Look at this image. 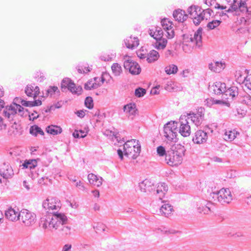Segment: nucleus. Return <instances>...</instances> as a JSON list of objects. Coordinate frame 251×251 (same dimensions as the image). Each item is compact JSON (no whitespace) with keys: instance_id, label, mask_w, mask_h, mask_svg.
<instances>
[{"instance_id":"f257e3e1","label":"nucleus","mask_w":251,"mask_h":251,"mask_svg":"<svg viewBox=\"0 0 251 251\" xmlns=\"http://www.w3.org/2000/svg\"><path fill=\"white\" fill-rule=\"evenodd\" d=\"M53 215L48 216H43L41 218L39 226L43 229H57L60 226V224L64 222L67 217L63 213L52 212Z\"/></svg>"},{"instance_id":"f03ea898","label":"nucleus","mask_w":251,"mask_h":251,"mask_svg":"<svg viewBox=\"0 0 251 251\" xmlns=\"http://www.w3.org/2000/svg\"><path fill=\"white\" fill-rule=\"evenodd\" d=\"M202 28L199 27L192 36L190 35H183L182 43V48L185 52L191 51L194 48H200L202 46Z\"/></svg>"},{"instance_id":"7ed1b4c3","label":"nucleus","mask_w":251,"mask_h":251,"mask_svg":"<svg viewBox=\"0 0 251 251\" xmlns=\"http://www.w3.org/2000/svg\"><path fill=\"white\" fill-rule=\"evenodd\" d=\"M187 12L196 25H199L201 21L209 18L213 13L211 9L202 10L200 7L195 5L190 6L187 9Z\"/></svg>"},{"instance_id":"20e7f679","label":"nucleus","mask_w":251,"mask_h":251,"mask_svg":"<svg viewBox=\"0 0 251 251\" xmlns=\"http://www.w3.org/2000/svg\"><path fill=\"white\" fill-rule=\"evenodd\" d=\"M209 201L213 203L219 202L222 204L229 203L232 200L231 192L228 188H222L219 191L209 192Z\"/></svg>"},{"instance_id":"39448f33","label":"nucleus","mask_w":251,"mask_h":251,"mask_svg":"<svg viewBox=\"0 0 251 251\" xmlns=\"http://www.w3.org/2000/svg\"><path fill=\"white\" fill-rule=\"evenodd\" d=\"M2 109H3V115L9 121L13 120L14 117L17 114L21 116H24L25 113V108L15 102H13L10 105H7L5 108L4 107Z\"/></svg>"},{"instance_id":"423d86ee","label":"nucleus","mask_w":251,"mask_h":251,"mask_svg":"<svg viewBox=\"0 0 251 251\" xmlns=\"http://www.w3.org/2000/svg\"><path fill=\"white\" fill-rule=\"evenodd\" d=\"M230 7L225 12L227 13L235 12L236 15L239 14V12H249L245 1L242 0H226Z\"/></svg>"},{"instance_id":"0eeeda50","label":"nucleus","mask_w":251,"mask_h":251,"mask_svg":"<svg viewBox=\"0 0 251 251\" xmlns=\"http://www.w3.org/2000/svg\"><path fill=\"white\" fill-rule=\"evenodd\" d=\"M178 123L175 122H170L164 126V136L168 140L176 142L177 126Z\"/></svg>"},{"instance_id":"6e6552de","label":"nucleus","mask_w":251,"mask_h":251,"mask_svg":"<svg viewBox=\"0 0 251 251\" xmlns=\"http://www.w3.org/2000/svg\"><path fill=\"white\" fill-rule=\"evenodd\" d=\"M182 160V155L178 151L171 150L168 151L166 153L165 161L168 165L171 166L180 164Z\"/></svg>"},{"instance_id":"1a4fd4ad","label":"nucleus","mask_w":251,"mask_h":251,"mask_svg":"<svg viewBox=\"0 0 251 251\" xmlns=\"http://www.w3.org/2000/svg\"><path fill=\"white\" fill-rule=\"evenodd\" d=\"M20 218L22 223L27 226L34 225L36 221V215L27 209H23L21 211Z\"/></svg>"},{"instance_id":"9d476101","label":"nucleus","mask_w":251,"mask_h":251,"mask_svg":"<svg viewBox=\"0 0 251 251\" xmlns=\"http://www.w3.org/2000/svg\"><path fill=\"white\" fill-rule=\"evenodd\" d=\"M61 88H68V89L74 94L79 95L82 91L80 86H76L75 84L69 78H64L61 83Z\"/></svg>"},{"instance_id":"9b49d317","label":"nucleus","mask_w":251,"mask_h":251,"mask_svg":"<svg viewBox=\"0 0 251 251\" xmlns=\"http://www.w3.org/2000/svg\"><path fill=\"white\" fill-rule=\"evenodd\" d=\"M42 206L45 210H48L49 211L58 210L61 207V203L56 198L49 197L43 201Z\"/></svg>"},{"instance_id":"f8f14e48","label":"nucleus","mask_w":251,"mask_h":251,"mask_svg":"<svg viewBox=\"0 0 251 251\" xmlns=\"http://www.w3.org/2000/svg\"><path fill=\"white\" fill-rule=\"evenodd\" d=\"M179 132L183 137L190 135L191 128L186 116H181L179 119Z\"/></svg>"},{"instance_id":"ddd939ff","label":"nucleus","mask_w":251,"mask_h":251,"mask_svg":"<svg viewBox=\"0 0 251 251\" xmlns=\"http://www.w3.org/2000/svg\"><path fill=\"white\" fill-rule=\"evenodd\" d=\"M124 67L126 70L133 75H138L141 71L140 65L136 62L130 59L126 60L124 63Z\"/></svg>"},{"instance_id":"4468645a","label":"nucleus","mask_w":251,"mask_h":251,"mask_svg":"<svg viewBox=\"0 0 251 251\" xmlns=\"http://www.w3.org/2000/svg\"><path fill=\"white\" fill-rule=\"evenodd\" d=\"M13 175V169L8 164L4 163L0 167V176L3 179L10 178Z\"/></svg>"},{"instance_id":"2eb2a0df","label":"nucleus","mask_w":251,"mask_h":251,"mask_svg":"<svg viewBox=\"0 0 251 251\" xmlns=\"http://www.w3.org/2000/svg\"><path fill=\"white\" fill-rule=\"evenodd\" d=\"M141 151V146H137L135 147H128V148H124V154L128 157L132 159H136L140 154Z\"/></svg>"},{"instance_id":"dca6fc26","label":"nucleus","mask_w":251,"mask_h":251,"mask_svg":"<svg viewBox=\"0 0 251 251\" xmlns=\"http://www.w3.org/2000/svg\"><path fill=\"white\" fill-rule=\"evenodd\" d=\"M226 88V84L221 82H216L209 86V91L216 95H223Z\"/></svg>"},{"instance_id":"f3484780","label":"nucleus","mask_w":251,"mask_h":251,"mask_svg":"<svg viewBox=\"0 0 251 251\" xmlns=\"http://www.w3.org/2000/svg\"><path fill=\"white\" fill-rule=\"evenodd\" d=\"M207 138V132L202 130H198L195 133L193 141L197 144H202L206 141Z\"/></svg>"},{"instance_id":"a211bd4d","label":"nucleus","mask_w":251,"mask_h":251,"mask_svg":"<svg viewBox=\"0 0 251 251\" xmlns=\"http://www.w3.org/2000/svg\"><path fill=\"white\" fill-rule=\"evenodd\" d=\"M238 89L235 86H232L228 89H225L222 97L223 99L233 100L238 94Z\"/></svg>"},{"instance_id":"6ab92c4d","label":"nucleus","mask_w":251,"mask_h":251,"mask_svg":"<svg viewBox=\"0 0 251 251\" xmlns=\"http://www.w3.org/2000/svg\"><path fill=\"white\" fill-rule=\"evenodd\" d=\"M21 211H16L15 209L9 208L5 211V215L7 219L11 221H16L20 219Z\"/></svg>"},{"instance_id":"aec40b11","label":"nucleus","mask_w":251,"mask_h":251,"mask_svg":"<svg viewBox=\"0 0 251 251\" xmlns=\"http://www.w3.org/2000/svg\"><path fill=\"white\" fill-rule=\"evenodd\" d=\"M87 177L91 185L96 187H100L102 185L103 179L101 177L91 173L88 174Z\"/></svg>"},{"instance_id":"412c9836","label":"nucleus","mask_w":251,"mask_h":251,"mask_svg":"<svg viewBox=\"0 0 251 251\" xmlns=\"http://www.w3.org/2000/svg\"><path fill=\"white\" fill-rule=\"evenodd\" d=\"M173 17L176 21L183 23L187 20L188 15L185 13V11L178 9L173 12Z\"/></svg>"},{"instance_id":"4be33fe9","label":"nucleus","mask_w":251,"mask_h":251,"mask_svg":"<svg viewBox=\"0 0 251 251\" xmlns=\"http://www.w3.org/2000/svg\"><path fill=\"white\" fill-rule=\"evenodd\" d=\"M124 42L127 48L133 50L139 45V40L137 37H128L124 40Z\"/></svg>"},{"instance_id":"5701e85b","label":"nucleus","mask_w":251,"mask_h":251,"mask_svg":"<svg viewBox=\"0 0 251 251\" xmlns=\"http://www.w3.org/2000/svg\"><path fill=\"white\" fill-rule=\"evenodd\" d=\"M210 205H211V203L206 201H201L200 203L197 204L198 212L200 213H203L204 214H208L211 209Z\"/></svg>"},{"instance_id":"b1692460","label":"nucleus","mask_w":251,"mask_h":251,"mask_svg":"<svg viewBox=\"0 0 251 251\" xmlns=\"http://www.w3.org/2000/svg\"><path fill=\"white\" fill-rule=\"evenodd\" d=\"M67 219L64 222L60 224V226L57 229L60 234L64 237H66L71 234V227L66 225Z\"/></svg>"},{"instance_id":"393cba45","label":"nucleus","mask_w":251,"mask_h":251,"mask_svg":"<svg viewBox=\"0 0 251 251\" xmlns=\"http://www.w3.org/2000/svg\"><path fill=\"white\" fill-rule=\"evenodd\" d=\"M168 187L165 183H159L156 188V193L158 195L159 200H162L166 193L167 192Z\"/></svg>"},{"instance_id":"a878e982","label":"nucleus","mask_w":251,"mask_h":251,"mask_svg":"<svg viewBox=\"0 0 251 251\" xmlns=\"http://www.w3.org/2000/svg\"><path fill=\"white\" fill-rule=\"evenodd\" d=\"M238 135H239V132L236 129L226 130L223 137L225 140L232 141L235 139Z\"/></svg>"},{"instance_id":"bb28decb","label":"nucleus","mask_w":251,"mask_h":251,"mask_svg":"<svg viewBox=\"0 0 251 251\" xmlns=\"http://www.w3.org/2000/svg\"><path fill=\"white\" fill-rule=\"evenodd\" d=\"M149 34L155 40H156L163 36V32L161 27H154L150 30Z\"/></svg>"},{"instance_id":"cd10ccee","label":"nucleus","mask_w":251,"mask_h":251,"mask_svg":"<svg viewBox=\"0 0 251 251\" xmlns=\"http://www.w3.org/2000/svg\"><path fill=\"white\" fill-rule=\"evenodd\" d=\"M225 67V63L218 61L213 62L209 64V69L216 73H220Z\"/></svg>"},{"instance_id":"c85d7f7f","label":"nucleus","mask_w":251,"mask_h":251,"mask_svg":"<svg viewBox=\"0 0 251 251\" xmlns=\"http://www.w3.org/2000/svg\"><path fill=\"white\" fill-rule=\"evenodd\" d=\"M152 184L150 180L145 179L139 184V187L141 191L147 193L152 190Z\"/></svg>"},{"instance_id":"c756f323","label":"nucleus","mask_w":251,"mask_h":251,"mask_svg":"<svg viewBox=\"0 0 251 251\" xmlns=\"http://www.w3.org/2000/svg\"><path fill=\"white\" fill-rule=\"evenodd\" d=\"M167 40L163 37L155 40L153 43L154 48L157 50H163L166 47Z\"/></svg>"},{"instance_id":"7c9ffc66","label":"nucleus","mask_w":251,"mask_h":251,"mask_svg":"<svg viewBox=\"0 0 251 251\" xmlns=\"http://www.w3.org/2000/svg\"><path fill=\"white\" fill-rule=\"evenodd\" d=\"M58 94L59 93V91L57 86H50L47 89L45 90L44 91H43V97H47L48 96L52 97L54 95L56 94Z\"/></svg>"},{"instance_id":"2f4dec72","label":"nucleus","mask_w":251,"mask_h":251,"mask_svg":"<svg viewBox=\"0 0 251 251\" xmlns=\"http://www.w3.org/2000/svg\"><path fill=\"white\" fill-rule=\"evenodd\" d=\"M172 211L173 207L169 203L163 204L160 208V212L165 217H168Z\"/></svg>"},{"instance_id":"473e14b6","label":"nucleus","mask_w":251,"mask_h":251,"mask_svg":"<svg viewBox=\"0 0 251 251\" xmlns=\"http://www.w3.org/2000/svg\"><path fill=\"white\" fill-rule=\"evenodd\" d=\"M159 57V53L155 50H151L147 54V61L148 63H151L157 60Z\"/></svg>"},{"instance_id":"72a5a7b5","label":"nucleus","mask_w":251,"mask_h":251,"mask_svg":"<svg viewBox=\"0 0 251 251\" xmlns=\"http://www.w3.org/2000/svg\"><path fill=\"white\" fill-rule=\"evenodd\" d=\"M123 110L126 113L132 116L135 115L137 111L135 105L131 103L125 105Z\"/></svg>"},{"instance_id":"f704fd0d","label":"nucleus","mask_w":251,"mask_h":251,"mask_svg":"<svg viewBox=\"0 0 251 251\" xmlns=\"http://www.w3.org/2000/svg\"><path fill=\"white\" fill-rule=\"evenodd\" d=\"M46 131L49 133L55 135L60 133L62 132V129L60 126L50 125L46 128Z\"/></svg>"},{"instance_id":"c9c22d12","label":"nucleus","mask_w":251,"mask_h":251,"mask_svg":"<svg viewBox=\"0 0 251 251\" xmlns=\"http://www.w3.org/2000/svg\"><path fill=\"white\" fill-rule=\"evenodd\" d=\"M187 117V120L190 119L192 122L197 126L200 125L202 120L201 118H199L197 114H195L194 113H189L186 116Z\"/></svg>"},{"instance_id":"e433bc0d","label":"nucleus","mask_w":251,"mask_h":251,"mask_svg":"<svg viewBox=\"0 0 251 251\" xmlns=\"http://www.w3.org/2000/svg\"><path fill=\"white\" fill-rule=\"evenodd\" d=\"M111 70L113 74L116 76H120L123 72L122 67L117 63H113L112 65Z\"/></svg>"},{"instance_id":"4c0bfd02","label":"nucleus","mask_w":251,"mask_h":251,"mask_svg":"<svg viewBox=\"0 0 251 251\" xmlns=\"http://www.w3.org/2000/svg\"><path fill=\"white\" fill-rule=\"evenodd\" d=\"M37 165V162L36 160H28L25 161L22 164L23 169L29 168L30 169H34Z\"/></svg>"},{"instance_id":"58836bf2","label":"nucleus","mask_w":251,"mask_h":251,"mask_svg":"<svg viewBox=\"0 0 251 251\" xmlns=\"http://www.w3.org/2000/svg\"><path fill=\"white\" fill-rule=\"evenodd\" d=\"M29 132L32 135L36 136L38 134L40 135H44V131L42 129L36 125L31 126L29 129Z\"/></svg>"},{"instance_id":"ea45409f","label":"nucleus","mask_w":251,"mask_h":251,"mask_svg":"<svg viewBox=\"0 0 251 251\" xmlns=\"http://www.w3.org/2000/svg\"><path fill=\"white\" fill-rule=\"evenodd\" d=\"M100 87V85L96 83L93 79L89 80L84 85V89L87 90L94 89Z\"/></svg>"},{"instance_id":"a19ab883","label":"nucleus","mask_w":251,"mask_h":251,"mask_svg":"<svg viewBox=\"0 0 251 251\" xmlns=\"http://www.w3.org/2000/svg\"><path fill=\"white\" fill-rule=\"evenodd\" d=\"M177 70V67L174 64L166 66L165 68V72L168 75L175 74L176 73Z\"/></svg>"},{"instance_id":"79ce46f5","label":"nucleus","mask_w":251,"mask_h":251,"mask_svg":"<svg viewBox=\"0 0 251 251\" xmlns=\"http://www.w3.org/2000/svg\"><path fill=\"white\" fill-rule=\"evenodd\" d=\"M139 141L135 139H132L130 140L126 141L124 145V148H128L129 147H135L137 146H140L139 143Z\"/></svg>"},{"instance_id":"37998d69","label":"nucleus","mask_w":251,"mask_h":251,"mask_svg":"<svg viewBox=\"0 0 251 251\" xmlns=\"http://www.w3.org/2000/svg\"><path fill=\"white\" fill-rule=\"evenodd\" d=\"M221 22V20H213L207 24V27L209 29H214L219 26Z\"/></svg>"},{"instance_id":"c03bdc74","label":"nucleus","mask_w":251,"mask_h":251,"mask_svg":"<svg viewBox=\"0 0 251 251\" xmlns=\"http://www.w3.org/2000/svg\"><path fill=\"white\" fill-rule=\"evenodd\" d=\"M115 53H105L100 56V58L104 61H111L115 57Z\"/></svg>"},{"instance_id":"a18cd8bd","label":"nucleus","mask_w":251,"mask_h":251,"mask_svg":"<svg viewBox=\"0 0 251 251\" xmlns=\"http://www.w3.org/2000/svg\"><path fill=\"white\" fill-rule=\"evenodd\" d=\"M87 132L83 130H75L73 135L75 138H84L87 135Z\"/></svg>"},{"instance_id":"49530a36","label":"nucleus","mask_w":251,"mask_h":251,"mask_svg":"<svg viewBox=\"0 0 251 251\" xmlns=\"http://www.w3.org/2000/svg\"><path fill=\"white\" fill-rule=\"evenodd\" d=\"M164 30L167 33V36L168 38H172L174 36V31L172 26V25H169V26H165Z\"/></svg>"},{"instance_id":"de8ad7c7","label":"nucleus","mask_w":251,"mask_h":251,"mask_svg":"<svg viewBox=\"0 0 251 251\" xmlns=\"http://www.w3.org/2000/svg\"><path fill=\"white\" fill-rule=\"evenodd\" d=\"M107 75L106 73H103L101 76V77H95L93 78L94 82L100 85V87L103 83L105 81V79L104 78V75Z\"/></svg>"},{"instance_id":"09e8293b","label":"nucleus","mask_w":251,"mask_h":251,"mask_svg":"<svg viewBox=\"0 0 251 251\" xmlns=\"http://www.w3.org/2000/svg\"><path fill=\"white\" fill-rule=\"evenodd\" d=\"M243 84L248 89L251 90V74L247 75L244 79Z\"/></svg>"},{"instance_id":"8fccbe9b","label":"nucleus","mask_w":251,"mask_h":251,"mask_svg":"<svg viewBox=\"0 0 251 251\" xmlns=\"http://www.w3.org/2000/svg\"><path fill=\"white\" fill-rule=\"evenodd\" d=\"M85 105L88 108L91 109L94 106L93 100L90 97H87L85 100Z\"/></svg>"},{"instance_id":"3c124183","label":"nucleus","mask_w":251,"mask_h":251,"mask_svg":"<svg viewBox=\"0 0 251 251\" xmlns=\"http://www.w3.org/2000/svg\"><path fill=\"white\" fill-rule=\"evenodd\" d=\"M146 91L142 88H138L135 89V95L137 97H142L146 94Z\"/></svg>"},{"instance_id":"603ef678","label":"nucleus","mask_w":251,"mask_h":251,"mask_svg":"<svg viewBox=\"0 0 251 251\" xmlns=\"http://www.w3.org/2000/svg\"><path fill=\"white\" fill-rule=\"evenodd\" d=\"M25 93L28 97H33V86L31 85H28L26 86L25 89Z\"/></svg>"},{"instance_id":"864d4df0","label":"nucleus","mask_w":251,"mask_h":251,"mask_svg":"<svg viewBox=\"0 0 251 251\" xmlns=\"http://www.w3.org/2000/svg\"><path fill=\"white\" fill-rule=\"evenodd\" d=\"M25 115L24 116H26L27 114H28L29 119L31 120V119L33 121L35 119H36L38 118L39 115L37 114V113L36 112H34V113H32L31 114H30L29 112H28V110L27 109H25Z\"/></svg>"},{"instance_id":"5fc2aeb1","label":"nucleus","mask_w":251,"mask_h":251,"mask_svg":"<svg viewBox=\"0 0 251 251\" xmlns=\"http://www.w3.org/2000/svg\"><path fill=\"white\" fill-rule=\"evenodd\" d=\"M243 102L251 109V96L248 94L245 95L243 98Z\"/></svg>"},{"instance_id":"6e6d98bb","label":"nucleus","mask_w":251,"mask_h":251,"mask_svg":"<svg viewBox=\"0 0 251 251\" xmlns=\"http://www.w3.org/2000/svg\"><path fill=\"white\" fill-rule=\"evenodd\" d=\"M210 101H212V104H222V105H225L227 106V107L230 106V103L229 102H227L224 100H210Z\"/></svg>"},{"instance_id":"4d7b16f0","label":"nucleus","mask_w":251,"mask_h":251,"mask_svg":"<svg viewBox=\"0 0 251 251\" xmlns=\"http://www.w3.org/2000/svg\"><path fill=\"white\" fill-rule=\"evenodd\" d=\"M156 151H157V154L160 156H163L164 155H166V153H167V151H166V150H165L164 147H163L162 146H160L158 147L157 148Z\"/></svg>"},{"instance_id":"13d9d810","label":"nucleus","mask_w":251,"mask_h":251,"mask_svg":"<svg viewBox=\"0 0 251 251\" xmlns=\"http://www.w3.org/2000/svg\"><path fill=\"white\" fill-rule=\"evenodd\" d=\"M161 231L162 232L167 234H175L178 232V231L172 228L168 229L166 227H164L161 230Z\"/></svg>"},{"instance_id":"bf43d9fd","label":"nucleus","mask_w":251,"mask_h":251,"mask_svg":"<svg viewBox=\"0 0 251 251\" xmlns=\"http://www.w3.org/2000/svg\"><path fill=\"white\" fill-rule=\"evenodd\" d=\"M35 77L37 81L40 82H42L45 79L43 73L40 72L36 73Z\"/></svg>"},{"instance_id":"052dcab7","label":"nucleus","mask_w":251,"mask_h":251,"mask_svg":"<svg viewBox=\"0 0 251 251\" xmlns=\"http://www.w3.org/2000/svg\"><path fill=\"white\" fill-rule=\"evenodd\" d=\"M195 114H197L199 118H201L203 121L204 115V109L202 107H200L198 108L197 113Z\"/></svg>"},{"instance_id":"680f3d73","label":"nucleus","mask_w":251,"mask_h":251,"mask_svg":"<svg viewBox=\"0 0 251 251\" xmlns=\"http://www.w3.org/2000/svg\"><path fill=\"white\" fill-rule=\"evenodd\" d=\"M20 101H19V102L21 103V104L22 105H24V106H30V107H32L31 106V101H26L25 100H22V99H20Z\"/></svg>"},{"instance_id":"e2e57ef3","label":"nucleus","mask_w":251,"mask_h":251,"mask_svg":"<svg viewBox=\"0 0 251 251\" xmlns=\"http://www.w3.org/2000/svg\"><path fill=\"white\" fill-rule=\"evenodd\" d=\"M39 93H40V89H39V87L36 86L34 88L33 87V98L34 99L35 98H36V97L39 95Z\"/></svg>"},{"instance_id":"0e129e2a","label":"nucleus","mask_w":251,"mask_h":251,"mask_svg":"<svg viewBox=\"0 0 251 251\" xmlns=\"http://www.w3.org/2000/svg\"><path fill=\"white\" fill-rule=\"evenodd\" d=\"M72 248L71 244H66L63 246L61 251H71Z\"/></svg>"},{"instance_id":"69168bd1","label":"nucleus","mask_w":251,"mask_h":251,"mask_svg":"<svg viewBox=\"0 0 251 251\" xmlns=\"http://www.w3.org/2000/svg\"><path fill=\"white\" fill-rule=\"evenodd\" d=\"M161 24L164 29L165 26H169V25H172L168 20L166 19H164L161 21Z\"/></svg>"},{"instance_id":"338daca9","label":"nucleus","mask_w":251,"mask_h":251,"mask_svg":"<svg viewBox=\"0 0 251 251\" xmlns=\"http://www.w3.org/2000/svg\"><path fill=\"white\" fill-rule=\"evenodd\" d=\"M86 111V110H78L76 112V114L78 117L79 118H82L85 116V112Z\"/></svg>"},{"instance_id":"774afa93","label":"nucleus","mask_w":251,"mask_h":251,"mask_svg":"<svg viewBox=\"0 0 251 251\" xmlns=\"http://www.w3.org/2000/svg\"><path fill=\"white\" fill-rule=\"evenodd\" d=\"M31 106H39L41 105L42 101L40 100H35L34 101H31Z\"/></svg>"}]
</instances>
